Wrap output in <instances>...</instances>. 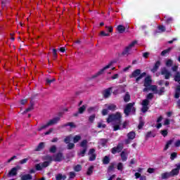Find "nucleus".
I'll use <instances>...</instances> for the list:
<instances>
[{
  "mask_svg": "<svg viewBox=\"0 0 180 180\" xmlns=\"http://www.w3.org/2000/svg\"><path fill=\"white\" fill-rule=\"evenodd\" d=\"M122 112H117L114 114H110L108 115L106 121L107 123H112L113 131L120 130V126H122Z\"/></svg>",
  "mask_w": 180,
  "mask_h": 180,
  "instance_id": "nucleus-1",
  "label": "nucleus"
},
{
  "mask_svg": "<svg viewBox=\"0 0 180 180\" xmlns=\"http://www.w3.org/2000/svg\"><path fill=\"white\" fill-rule=\"evenodd\" d=\"M60 120V117H56L53 118L52 120H50L47 123L41 124L37 128V131H42V130H46L47 127H50V126H53V124H57Z\"/></svg>",
  "mask_w": 180,
  "mask_h": 180,
  "instance_id": "nucleus-2",
  "label": "nucleus"
},
{
  "mask_svg": "<svg viewBox=\"0 0 180 180\" xmlns=\"http://www.w3.org/2000/svg\"><path fill=\"white\" fill-rule=\"evenodd\" d=\"M146 75H147V72H143L141 73V70L136 69L132 72V73L129 75V77L136 78V82H139V81L142 79V78H144Z\"/></svg>",
  "mask_w": 180,
  "mask_h": 180,
  "instance_id": "nucleus-3",
  "label": "nucleus"
},
{
  "mask_svg": "<svg viewBox=\"0 0 180 180\" xmlns=\"http://www.w3.org/2000/svg\"><path fill=\"white\" fill-rule=\"evenodd\" d=\"M116 63H117V60H111L108 63V65H105L104 68H103L101 70H100V71H98L96 75H93L92 78H96V77H99V75H102V74H103V72H105V70L110 68V67H112V65H113V64H116Z\"/></svg>",
  "mask_w": 180,
  "mask_h": 180,
  "instance_id": "nucleus-4",
  "label": "nucleus"
},
{
  "mask_svg": "<svg viewBox=\"0 0 180 180\" xmlns=\"http://www.w3.org/2000/svg\"><path fill=\"white\" fill-rule=\"evenodd\" d=\"M136 44H137V41H133L129 46L125 47V49L122 53V56H129V53H130L131 48L134 47Z\"/></svg>",
  "mask_w": 180,
  "mask_h": 180,
  "instance_id": "nucleus-5",
  "label": "nucleus"
},
{
  "mask_svg": "<svg viewBox=\"0 0 180 180\" xmlns=\"http://www.w3.org/2000/svg\"><path fill=\"white\" fill-rule=\"evenodd\" d=\"M124 144L123 143H120L117 144V146L112 148L111 149L112 154H116L117 153H121V151L123 150Z\"/></svg>",
  "mask_w": 180,
  "mask_h": 180,
  "instance_id": "nucleus-6",
  "label": "nucleus"
},
{
  "mask_svg": "<svg viewBox=\"0 0 180 180\" xmlns=\"http://www.w3.org/2000/svg\"><path fill=\"white\" fill-rule=\"evenodd\" d=\"M133 106H134V103H129L127 104L125 108L124 109V113L126 116H129L130 115V112H131Z\"/></svg>",
  "mask_w": 180,
  "mask_h": 180,
  "instance_id": "nucleus-7",
  "label": "nucleus"
},
{
  "mask_svg": "<svg viewBox=\"0 0 180 180\" xmlns=\"http://www.w3.org/2000/svg\"><path fill=\"white\" fill-rule=\"evenodd\" d=\"M175 167V169H173L171 172H169L171 176H175L179 174L180 163L176 164Z\"/></svg>",
  "mask_w": 180,
  "mask_h": 180,
  "instance_id": "nucleus-8",
  "label": "nucleus"
},
{
  "mask_svg": "<svg viewBox=\"0 0 180 180\" xmlns=\"http://www.w3.org/2000/svg\"><path fill=\"white\" fill-rule=\"evenodd\" d=\"M89 158V161H95L96 160V154L95 153V149L91 148L89 150V153H88Z\"/></svg>",
  "mask_w": 180,
  "mask_h": 180,
  "instance_id": "nucleus-9",
  "label": "nucleus"
},
{
  "mask_svg": "<svg viewBox=\"0 0 180 180\" xmlns=\"http://www.w3.org/2000/svg\"><path fill=\"white\" fill-rule=\"evenodd\" d=\"M151 84H153V79H151V76L148 75L144 79L143 86L148 88V86H151Z\"/></svg>",
  "mask_w": 180,
  "mask_h": 180,
  "instance_id": "nucleus-10",
  "label": "nucleus"
},
{
  "mask_svg": "<svg viewBox=\"0 0 180 180\" xmlns=\"http://www.w3.org/2000/svg\"><path fill=\"white\" fill-rule=\"evenodd\" d=\"M161 74L162 75H165V79H169L171 77V72L167 70V68H163L161 70Z\"/></svg>",
  "mask_w": 180,
  "mask_h": 180,
  "instance_id": "nucleus-11",
  "label": "nucleus"
},
{
  "mask_svg": "<svg viewBox=\"0 0 180 180\" xmlns=\"http://www.w3.org/2000/svg\"><path fill=\"white\" fill-rule=\"evenodd\" d=\"M64 160V155L62 153H58L56 155H53V161L60 162Z\"/></svg>",
  "mask_w": 180,
  "mask_h": 180,
  "instance_id": "nucleus-12",
  "label": "nucleus"
},
{
  "mask_svg": "<svg viewBox=\"0 0 180 180\" xmlns=\"http://www.w3.org/2000/svg\"><path fill=\"white\" fill-rule=\"evenodd\" d=\"M160 65H161V61L160 60L156 61L153 68L150 70L151 72H153V73L157 72Z\"/></svg>",
  "mask_w": 180,
  "mask_h": 180,
  "instance_id": "nucleus-13",
  "label": "nucleus"
},
{
  "mask_svg": "<svg viewBox=\"0 0 180 180\" xmlns=\"http://www.w3.org/2000/svg\"><path fill=\"white\" fill-rule=\"evenodd\" d=\"M128 155H129V153L126 152L125 149L120 153L121 160L122 161H123V162H124L125 161H127Z\"/></svg>",
  "mask_w": 180,
  "mask_h": 180,
  "instance_id": "nucleus-14",
  "label": "nucleus"
},
{
  "mask_svg": "<svg viewBox=\"0 0 180 180\" xmlns=\"http://www.w3.org/2000/svg\"><path fill=\"white\" fill-rule=\"evenodd\" d=\"M180 96V84L176 86L174 98L176 99H179Z\"/></svg>",
  "mask_w": 180,
  "mask_h": 180,
  "instance_id": "nucleus-15",
  "label": "nucleus"
},
{
  "mask_svg": "<svg viewBox=\"0 0 180 180\" xmlns=\"http://www.w3.org/2000/svg\"><path fill=\"white\" fill-rule=\"evenodd\" d=\"M112 92V87H110L108 89H106L103 92V96L104 98H109Z\"/></svg>",
  "mask_w": 180,
  "mask_h": 180,
  "instance_id": "nucleus-16",
  "label": "nucleus"
},
{
  "mask_svg": "<svg viewBox=\"0 0 180 180\" xmlns=\"http://www.w3.org/2000/svg\"><path fill=\"white\" fill-rule=\"evenodd\" d=\"M17 174H18V167H13L9 172L8 175L9 176H15V175H16Z\"/></svg>",
  "mask_w": 180,
  "mask_h": 180,
  "instance_id": "nucleus-17",
  "label": "nucleus"
},
{
  "mask_svg": "<svg viewBox=\"0 0 180 180\" xmlns=\"http://www.w3.org/2000/svg\"><path fill=\"white\" fill-rule=\"evenodd\" d=\"M34 109V103L33 101H30V105L24 111V113H27V112H30V110H33Z\"/></svg>",
  "mask_w": 180,
  "mask_h": 180,
  "instance_id": "nucleus-18",
  "label": "nucleus"
},
{
  "mask_svg": "<svg viewBox=\"0 0 180 180\" xmlns=\"http://www.w3.org/2000/svg\"><path fill=\"white\" fill-rule=\"evenodd\" d=\"M118 33H124L126 32V27L122 25H120L117 27Z\"/></svg>",
  "mask_w": 180,
  "mask_h": 180,
  "instance_id": "nucleus-19",
  "label": "nucleus"
},
{
  "mask_svg": "<svg viewBox=\"0 0 180 180\" xmlns=\"http://www.w3.org/2000/svg\"><path fill=\"white\" fill-rule=\"evenodd\" d=\"M21 180H32L33 176L31 174H24L21 176Z\"/></svg>",
  "mask_w": 180,
  "mask_h": 180,
  "instance_id": "nucleus-20",
  "label": "nucleus"
},
{
  "mask_svg": "<svg viewBox=\"0 0 180 180\" xmlns=\"http://www.w3.org/2000/svg\"><path fill=\"white\" fill-rule=\"evenodd\" d=\"M165 92V87H161L160 90H157L156 92H155V94L156 95H159V96H162V95H163V94Z\"/></svg>",
  "mask_w": 180,
  "mask_h": 180,
  "instance_id": "nucleus-21",
  "label": "nucleus"
},
{
  "mask_svg": "<svg viewBox=\"0 0 180 180\" xmlns=\"http://www.w3.org/2000/svg\"><path fill=\"white\" fill-rule=\"evenodd\" d=\"M172 143H174L173 139H170L169 141H168L164 148V151H167V150L169 148V146L172 145Z\"/></svg>",
  "mask_w": 180,
  "mask_h": 180,
  "instance_id": "nucleus-22",
  "label": "nucleus"
},
{
  "mask_svg": "<svg viewBox=\"0 0 180 180\" xmlns=\"http://www.w3.org/2000/svg\"><path fill=\"white\" fill-rule=\"evenodd\" d=\"M44 148V143L41 142L37 147L34 149V151H41Z\"/></svg>",
  "mask_w": 180,
  "mask_h": 180,
  "instance_id": "nucleus-23",
  "label": "nucleus"
},
{
  "mask_svg": "<svg viewBox=\"0 0 180 180\" xmlns=\"http://www.w3.org/2000/svg\"><path fill=\"white\" fill-rule=\"evenodd\" d=\"M108 110H111L112 112H115L116 109H117V106L115 104H110L107 106Z\"/></svg>",
  "mask_w": 180,
  "mask_h": 180,
  "instance_id": "nucleus-24",
  "label": "nucleus"
},
{
  "mask_svg": "<svg viewBox=\"0 0 180 180\" xmlns=\"http://www.w3.org/2000/svg\"><path fill=\"white\" fill-rule=\"evenodd\" d=\"M130 99H131L130 94H129V92H127L124 96V101L126 103H127V102H130Z\"/></svg>",
  "mask_w": 180,
  "mask_h": 180,
  "instance_id": "nucleus-25",
  "label": "nucleus"
},
{
  "mask_svg": "<svg viewBox=\"0 0 180 180\" xmlns=\"http://www.w3.org/2000/svg\"><path fill=\"white\" fill-rule=\"evenodd\" d=\"M88 141L87 140H84L81 142L80 143V147H82V148H86L88 149Z\"/></svg>",
  "mask_w": 180,
  "mask_h": 180,
  "instance_id": "nucleus-26",
  "label": "nucleus"
},
{
  "mask_svg": "<svg viewBox=\"0 0 180 180\" xmlns=\"http://www.w3.org/2000/svg\"><path fill=\"white\" fill-rule=\"evenodd\" d=\"M68 126H70L71 129H75V127H77V125H75L74 122H68L63 125L64 127H67Z\"/></svg>",
  "mask_w": 180,
  "mask_h": 180,
  "instance_id": "nucleus-27",
  "label": "nucleus"
},
{
  "mask_svg": "<svg viewBox=\"0 0 180 180\" xmlns=\"http://www.w3.org/2000/svg\"><path fill=\"white\" fill-rule=\"evenodd\" d=\"M85 110H86V105H83L82 107L79 108L78 109V112L79 113V115H82V113H84V112H85Z\"/></svg>",
  "mask_w": 180,
  "mask_h": 180,
  "instance_id": "nucleus-28",
  "label": "nucleus"
},
{
  "mask_svg": "<svg viewBox=\"0 0 180 180\" xmlns=\"http://www.w3.org/2000/svg\"><path fill=\"white\" fill-rule=\"evenodd\" d=\"M134 136H129L127 139L124 141V144H130L131 143V140H134Z\"/></svg>",
  "mask_w": 180,
  "mask_h": 180,
  "instance_id": "nucleus-29",
  "label": "nucleus"
},
{
  "mask_svg": "<svg viewBox=\"0 0 180 180\" xmlns=\"http://www.w3.org/2000/svg\"><path fill=\"white\" fill-rule=\"evenodd\" d=\"M56 180H65L67 179V176L65 175H63L61 174H58L57 176H56Z\"/></svg>",
  "mask_w": 180,
  "mask_h": 180,
  "instance_id": "nucleus-30",
  "label": "nucleus"
},
{
  "mask_svg": "<svg viewBox=\"0 0 180 180\" xmlns=\"http://www.w3.org/2000/svg\"><path fill=\"white\" fill-rule=\"evenodd\" d=\"M149 89L150 91H152L154 94H155V92H157L158 89V86L157 85H151L149 86Z\"/></svg>",
  "mask_w": 180,
  "mask_h": 180,
  "instance_id": "nucleus-31",
  "label": "nucleus"
},
{
  "mask_svg": "<svg viewBox=\"0 0 180 180\" xmlns=\"http://www.w3.org/2000/svg\"><path fill=\"white\" fill-rule=\"evenodd\" d=\"M174 81L180 84V72H177L176 73V75H174Z\"/></svg>",
  "mask_w": 180,
  "mask_h": 180,
  "instance_id": "nucleus-32",
  "label": "nucleus"
},
{
  "mask_svg": "<svg viewBox=\"0 0 180 180\" xmlns=\"http://www.w3.org/2000/svg\"><path fill=\"white\" fill-rule=\"evenodd\" d=\"M109 162H110V158H109V156H105L103 159V163L104 165H108Z\"/></svg>",
  "mask_w": 180,
  "mask_h": 180,
  "instance_id": "nucleus-33",
  "label": "nucleus"
},
{
  "mask_svg": "<svg viewBox=\"0 0 180 180\" xmlns=\"http://www.w3.org/2000/svg\"><path fill=\"white\" fill-rule=\"evenodd\" d=\"M171 50H172V48L169 47L167 49H165V50L162 51L161 52V56H164L168 54V53H169V51H171Z\"/></svg>",
  "mask_w": 180,
  "mask_h": 180,
  "instance_id": "nucleus-34",
  "label": "nucleus"
},
{
  "mask_svg": "<svg viewBox=\"0 0 180 180\" xmlns=\"http://www.w3.org/2000/svg\"><path fill=\"white\" fill-rule=\"evenodd\" d=\"M169 176H172L169 172L162 174V179H167V178H169Z\"/></svg>",
  "mask_w": 180,
  "mask_h": 180,
  "instance_id": "nucleus-35",
  "label": "nucleus"
},
{
  "mask_svg": "<svg viewBox=\"0 0 180 180\" xmlns=\"http://www.w3.org/2000/svg\"><path fill=\"white\" fill-rule=\"evenodd\" d=\"M87 150L88 149L86 148H83L82 150H80L79 153H78V155H80V157H84Z\"/></svg>",
  "mask_w": 180,
  "mask_h": 180,
  "instance_id": "nucleus-36",
  "label": "nucleus"
},
{
  "mask_svg": "<svg viewBox=\"0 0 180 180\" xmlns=\"http://www.w3.org/2000/svg\"><path fill=\"white\" fill-rule=\"evenodd\" d=\"M95 117H96V115L95 114L90 115L89 117V122H90V123H94Z\"/></svg>",
  "mask_w": 180,
  "mask_h": 180,
  "instance_id": "nucleus-37",
  "label": "nucleus"
},
{
  "mask_svg": "<svg viewBox=\"0 0 180 180\" xmlns=\"http://www.w3.org/2000/svg\"><path fill=\"white\" fill-rule=\"evenodd\" d=\"M92 172H94V166H91L89 167L86 174L87 175H92Z\"/></svg>",
  "mask_w": 180,
  "mask_h": 180,
  "instance_id": "nucleus-38",
  "label": "nucleus"
},
{
  "mask_svg": "<svg viewBox=\"0 0 180 180\" xmlns=\"http://www.w3.org/2000/svg\"><path fill=\"white\" fill-rule=\"evenodd\" d=\"M41 165L42 166V168H47V167H49V165H50V162L45 161L44 162H41Z\"/></svg>",
  "mask_w": 180,
  "mask_h": 180,
  "instance_id": "nucleus-39",
  "label": "nucleus"
},
{
  "mask_svg": "<svg viewBox=\"0 0 180 180\" xmlns=\"http://www.w3.org/2000/svg\"><path fill=\"white\" fill-rule=\"evenodd\" d=\"M153 98H154V94H153V93H149L146 96V100L148 101H153Z\"/></svg>",
  "mask_w": 180,
  "mask_h": 180,
  "instance_id": "nucleus-40",
  "label": "nucleus"
},
{
  "mask_svg": "<svg viewBox=\"0 0 180 180\" xmlns=\"http://www.w3.org/2000/svg\"><path fill=\"white\" fill-rule=\"evenodd\" d=\"M150 105V101L147 100V98L143 100L142 106H148Z\"/></svg>",
  "mask_w": 180,
  "mask_h": 180,
  "instance_id": "nucleus-41",
  "label": "nucleus"
},
{
  "mask_svg": "<svg viewBox=\"0 0 180 180\" xmlns=\"http://www.w3.org/2000/svg\"><path fill=\"white\" fill-rule=\"evenodd\" d=\"M173 63H174V62L172 61V60L168 59V60L166 61V67H172Z\"/></svg>",
  "mask_w": 180,
  "mask_h": 180,
  "instance_id": "nucleus-42",
  "label": "nucleus"
},
{
  "mask_svg": "<svg viewBox=\"0 0 180 180\" xmlns=\"http://www.w3.org/2000/svg\"><path fill=\"white\" fill-rule=\"evenodd\" d=\"M35 168L37 171H41L43 169V166H41V163H39L35 165Z\"/></svg>",
  "mask_w": 180,
  "mask_h": 180,
  "instance_id": "nucleus-43",
  "label": "nucleus"
},
{
  "mask_svg": "<svg viewBox=\"0 0 180 180\" xmlns=\"http://www.w3.org/2000/svg\"><path fill=\"white\" fill-rule=\"evenodd\" d=\"M57 151V147L56 146H52L49 149V153H54Z\"/></svg>",
  "mask_w": 180,
  "mask_h": 180,
  "instance_id": "nucleus-44",
  "label": "nucleus"
},
{
  "mask_svg": "<svg viewBox=\"0 0 180 180\" xmlns=\"http://www.w3.org/2000/svg\"><path fill=\"white\" fill-rule=\"evenodd\" d=\"M158 30H160V32H165L167 30L165 29V26L164 25H159L158 26Z\"/></svg>",
  "mask_w": 180,
  "mask_h": 180,
  "instance_id": "nucleus-45",
  "label": "nucleus"
},
{
  "mask_svg": "<svg viewBox=\"0 0 180 180\" xmlns=\"http://www.w3.org/2000/svg\"><path fill=\"white\" fill-rule=\"evenodd\" d=\"M74 169H75V171L76 172H79V171H81V169H82V167H81L80 165H76V166L75 167Z\"/></svg>",
  "mask_w": 180,
  "mask_h": 180,
  "instance_id": "nucleus-46",
  "label": "nucleus"
},
{
  "mask_svg": "<svg viewBox=\"0 0 180 180\" xmlns=\"http://www.w3.org/2000/svg\"><path fill=\"white\" fill-rule=\"evenodd\" d=\"M44 160H46L48 162H50V164H51V162L53 161V158L50 155H46L45 156Z\"/></svg>",
  "mask_w": 180,
  "mask_h": 180,
  "instance_id": "nucleus-47",
  "label": "nucleus"
},
{
  "mask_svg": "<svg viewBox=\"0 0 180 180\" xmlns=\"http://www.w3.org/2000/svg\"><path fill=\"white\" fill-rule=\"evenodd\" d=\"M52 51H53V60H57V57H58L57 49H53Z\"/></svg>",
  "mask_w": 180,
  "mask_h": 180,
  "instance_id": "nucleus-48",
  "label": "nucleus"
},
{
  "mask_svg": "<svg viewBox=\"0 0 180 180\" xmlns=\"http://www.w3.org/2000/svg\"><path fill=\"white\" fill-rule=\"evenodd\" d=\"M148 105H143L141 108V112L143 113H146V112H148Z\"/></svg>",
  "mask_w": 180,
  "mask_h": 180,
  "instance_id": "nucleus-49",
  "label": "nucleus"
},
{
  "mask_svg": "<svg viewBox=\"0 0 180 180\" xmlns=\"http://www.w3.org/2000/svg\"><path fill=\"white\" fill-rule=\"evenodd\" d=\"M75 147V144L72 143H68V150H72Z\"/></svg>",
  "mask_w": 180,
  "mask_h": 180,
  "instance_id": "nucleus-50",
  "label": "nucleus"
},
{
  "mask_svg": "<svg viewBox=\"0 0 180 180\" xmlns=\"http://www.w3.org/2000/svg\"><path fill=\"white\" fill-rule=\"evenodd\" d=\"M117 168L118 171H123V163L122 162L118 163Z\"/></svg>",
  "mask_w": 180,
  "mask_h": 180,
  "instance_id": "nucleus-51",
  "label": "nucleus"
},
{
  "mask_svg": "<svg viewBox=\"0 0 180 180\" xmlns=\"http://www.w3.org/2000/svg\"><path fill=\"white\" fill-rule=\"evenodd\" d=\"M98 129H105L106 127V124H102V122H98Z\"/></svg>",
  "mask_w": 180,
  "mask_h": 180,
  "instance_id": "nucleus-52",
  "label": "nucleus"
},
{
  "mask_svg": "<svg viewBox=\"0 0 180 180\" xmlns=\"http://www.w3.org/2000/svg\"><path fill=\"white\" fill-rule=\"evenodd\" d=\"M101 113L103 116H106L109 113V110L108 109H103Z\"/></svg>",
  "mask_w": 180,
  "mask_h": 180,
  "instance_id": "nucleus-53",
  "label": "nucleus"
},
{
  "mask_svg": "<svg viewBox=\"0 0 180 180\" xmlns=\"http://www.w3.org/2000/svg\"><path fill=\"white\" fill-rule=\"evenodd\" d=\"M143 127H144V122L140 121V122H139V125H138V129H139V130H141V129H143Z\"/></svg>",
  "mask_w": 180,
  "mask_h": 180,
  "instance_id": "nucleus-54",
  "label": "nucleus"
},
{
  "mask_svg": "<svg viewBox=\"0 0 180 180\" xmlns=\"http://www.w3.org/2000/svg\"><path fill=\"white\" fill-rule=\"evenodd\" d=\"M162 136H168V130L164 129L160 131Z\"/></svg>",
  "mask_w": 180,
  "mask_h": 180,
  "instance_id": "nucleus-55",
  "label": "nucleus"
},
{
  "mask_svg": "<svg viewBox=\"0 0 180 180\" xmlns=\"http://www.w3.org/2000/svg\"><path fill=\"white\" fill-rule=\"evenodd\" d=\"M9 2L8 0H3L1 1V6L2 8H5L6 6V4Z\"/></svg>",
  "mask_w": 180,
  "mask_h": 180,
  "instance_id": "nucleus-56",
  "label": "nucleus"
},
{
  "mask_svg": "<svg viewBox=\"0 0 180 180\" xmlns=\"http://www.w3.org/2000/svg\"><path fill=\"white\" fill-rule=\"evenodd\" d=\"M81 140V137L79 136H76L74 139H73V141L74 143H78V141Z\"/></svg>",
  "mask_w": 180,
  "mask_h": 180,
  "instance_id": "nucleus-57",
  "label": "nucleus"
},
{
  "mask_svg": "<svg viewBox=\"0 0 180 180\" xmlns=\"http://www.w3.org/2000/svg\"><path fill=\"white\" fill-rule=\"evenodd\" d=\"M176 158V153H172L170 155V160H174Z\"/></svg>",
  "mask_w": 180,
  "mask_h": 180,
  "instance_id": "nucleus-58",
  "label": "nucleus"
},
{
  "mask_svg": "<svg viewBox=\"0 0 180 180\" xmlns=\"http://www.w3.org/2000/svg\"><path fill=\"white\" fill-rule=\"evenodd\" d=\"M70 179H73V178H75V172H70L69 173Z\"/></svg>",
  "mask_w": 180,
  "mask_h": 180,
  "instance_id": "nucleus-59",
  "label": "nucleus"
},
{
  "mask_svg": "<svg viewBox=\"0 0 180 180\" xmlns=\"http://www.w3.org/2000/svg\"><path fill=\"white\" fill-rule=\"evenodd\" d=\"M27 161H29V158L22 159V160H20V164H21V165L26 164V162H27Z\"/></svg>",
  "mask_w": 180,
  "mask_h": 180,
  "instance_id": "nucleus-60",
  "label": "nucleus"
},
{
  "mask_svg": "<svg viewBox=\"0 0 180 180\" xmlns=\"http://www.w3.org/2000/svg\"><path fill=\"white\" fill-rule=\"evenodd\" d=\"M70 141H71V139L70 138V136H67L65 140H64V142L66 143V144H69L70 143Z\"/></svg>",
  "mask_w": 180,
  "mask_h": 180,
  "instance_id": "nucleus-61",
  "label": "nucleus"
},
{
  "mask_svg": "<svg viewBox=\"0 0 180 180\" xmlns=\"http://www.w3.org/2000/svg\"><path fill=\"white\" fill-rule=\"evenodd\" d=\"M55 81H56V79H55V78L51 79H46V84H51L52 82H54Z\"/></svg>",
  "mask_w": 180,
  "mask_h": 180,
  "instance_id": "nucleus-62",
  "label": "nucleus"
},
{
  "mask_svg": "<svg viewBox=\"0 0 180 180\" xmlns=\"http://www.w3.org/2000/svg\"><path fill=\"white\" fill-rule=\"evenodd\" d=\"M172 20H173V19H172V18H168L167 20H166V23L167 24V25H169V23H172Z\"/></svg>",
  "mask_w": 180,
  "mask_h": 180,
  "instance_id": "nucleus-63",
  "label": "nucleus"
},
{
  "mask_svg": "<svg viewBox=\"0 0 180 180\" xmlns=\"http://www.w3.org/2000/svg\"><path fill=\"white\" fill-rule=\"evenodd\" d=\"M148 56H150L149 52H145L143 53V58H148Z\"/></svg>",
  "mask_w": 180,
  "mask_h": 180,
  "instance_id": "nucleus-64",
  "label": "nucleus"
}]
</instances>
